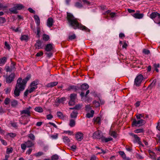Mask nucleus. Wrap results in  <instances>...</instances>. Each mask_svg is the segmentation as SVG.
<instances>
[{
  "mask_svg": "<svg viewBox=\"0 0 160 160\" xmlns=\"http://www.w3.org/2000/svg\"><path fill=\"white\" fill-rule=\"evenodd\" d=\"M67 18L69 25L74 29H79L85 32H90V30L86 26L79 23L78 19L70 13L67 12Z\"/></svg>",
  "mask_w": 160,
  "mask_h": 160,
  "instance_id": "f257e3e1",
  "label": "nucleus"
},
{
  "mask_svg": "<svg viewBox=\"0 0 160 160\" xmlns=\"http://www.w3.org/2000/svg\"><path fill=\"white\" fill-rule=\"evenodd\" d=\"M25 82L24 80H22V78H19L18 79L14 92L15 97L19 96L20 92L24 89L26 85Z\"/></svg>",
  "mask_w": 160,
  "mask_h": 160,
  "instance_id": "f03ea898",
  "label": "nucleus"
},
{
  "mask_svg": "<svg viewBox=\"0 0 160 160\" xmlns=\"http://www.w3.org/2000/svg\"><path fill=\"white\" fill-rule=\"evenodd\" d=\"M31 107L29 106L26 109L20 111V113L21 114H25V115H22L20 118L21 119H23L25 117H29L30 116V110L31 109Z\"/></svg>",
  "mask_w": 160,
  "mask_h": 160,
  "instance_id": "7ed1b4c3",
  "label": "nucleus"
},
{
  "mask_svg": "<svg viewBox=\"0 0 160 160\" xmlns=\"http://www.w3.org/2000/svg\"><path fill=\"white\" fill-rule=\"evenodd\" d=\"M146 123L145 120L141 119L138 120H136L134 119L133 120L132 123V126H141L144 125Z\"/></svg>",
  "mask_w": 160,
  "mask_h": 160,
  "instance_id": "20e7f679",
  "label": "nucleus"
},
{
  "mask_svg": "<svg viewBox=\"0 0 160 160\" xmlns=\"http://www.w3.org/2000/svg\"><path fill=\"white\" fill-rule=\"evenodd\" d=\"M143 79V77L141 74L138 75L135 79L134 85L137 86H139Z\"/></svg>",
  "mask_w": 160,
  "mask_h": 160,
  "instance_id": "39448f33",
  "label": "nucleus"
},
{
  "mask_svg": "<svg viewBox=\"0 0 160 160\" xmlns=\"http://www.w3.org/2000/svg\"><path fill=\"white\" fill-rule=\"evenodd\" d=\"M150 17L154 21L155 19H160V14L157 12H153L150 15Z\"/></svg>",
  "mask_w": 160,
  "mask_h": 160,
  "instance_id": "423d86ee",
  "label": "nucleus"
},
{
  "mask_svg": "<svg viewBox=\"0 0 160 160\" xmlns=\"http://www.w3.org/2000/svg\"><path fill=\"white\" fill-rule=\"evenodd\" d=\"M36 89V87H32L30 86L24 92V96L27 97L29 93L33 92Z\"/></svg>",
  "mask_w": 160,
  "mask_h": 160,
  "instance_id": "0eeeda50",
  "label": "nucleus"
},
{
  "mask_svg": "<svg viewBox=\"0 0 160 160\" xmlns=\"http://www.w3.org/2000/svg\"><path fill=\"white\" fill-rule=\"evenodd\" d=\"M77 95L75 93L71 94L70 96V100L69 102V104L70 106H72L74 104L75 100L76 98Z\"/></svg>",
  "mask_w": 160,
  "mask_h": 160,
  "instance_id": "6e6552de",
  "label": "nucleus"
},
{
  "mask_svg": "<svg viewBox=\"0 0 160 160\" xmlns=\"http://www.w3.org/2000/svg\"><path fill=\"white\" fill-rule=\"evenodd\" d=\"M81 88L82 91L80 94V96L82 98L84 96V92L83 91L88 89L89 88V86L87 84L84 83L81 86Z\"/></svg>",
  "mask_w": 160,
  "mask_h": 160,
  "instance_id": "1a4fd4ad",
  "label": "nucleus"
},
{
  "mask_svg": "<svg viewBox=\"0 0 160 160\" xmlns=\"http://www.w3.org/2000/svg\"><path fill=\"white\" fill-rule=\"evenodd\" d=\"M139 12V11H137L135 13L132 14V16L136 18L141 19L143 17L144 14L143 13H140Z\"/></svg>",
  "mask_w": 160,
  "mask_h": 160,
  "instance_id": "9d476101",
  "label": "nucleus"
},
{
  "mask_svg": "<svg viewBox=\"0 0 160 160\" xmlns=\"http://www.w3.org/2000/svg\"><path fill=\"white\" fill-rule=\"evenodd\" d=\"M15 78V74L12 73L9 76L7 77L6 82L8 83H11L14 80Z\"/></svg>",
  "mask_w": 160,
  "mask_h": 160,
  "instance_id": "9b49d317",
  "label": "nucleus"
},
{
  "mask_svg": "<svg viewBox=\"0 0 160 160\" xmlns=\"http://www.w3.org/2000/svg\"><path fill=\"white\" fill-rule=\"evenodd\" d=\"M75 138L77 141H81L83 139V135L81 132H78L76 134Z\"/></svg>",
  "mask_w": 160,
  "mask_h": 160,
  "instance_id": "f8f14e48",
  "label": "nucleus"
},
{
  "mask_svg": "<svg viewBox=\"0 0 160 160\" xmlns=\"http://www.w3.org/2000/svg\"><path fill=\"white\" fill-rule=\"evenodd\" d=\"M101 132L99 131L95 132L93 134V137L95 138H101Z\"/></svg>",
  "mask_w": 160,
  "mask_h": 160,
  "instance_id": "ddd939ff",
  "label": "nucleus"
},
{
  "mask_svg": "<svg viewBox=\"0 0 160 160\" xmlns=\"http://www.w3.org/2000/svg\"><path fill=\"white\" fill-rule=\"evenodd\" d=\"M53 22V19L51 18H49L47 20V25L48 27L50 28L52 26Z\"/></svg>",
  "mask_w": 160,
  "mask_h": 160,
  "instance_id": "4468645a",
  "label": "nucleus"
},
{
  "mask_svg": "<svg viewBox=\"0 0 160 160\" xmlns=\"http://www.w3.org/2000/svg\"><path fill=\"white\" fill-rule=\"evenodd\" d=\"M42 43L41 41L39 40H37L35 44V47L36 49H41L42 48Z\"/></svg>",
  "mask_w": 160,
  "mask_h": 160,
  "instance_id": "2eb2a0df",
  "label": "nucleus"
},
{
  "mask_svg": "<svg viewBox=\"0 0 160 160\" xmlns=\"http://www.w3.org/2000/svg\"><path fill=\"white\" fill-rule=\"evenodd\" d=\"M33 18L35 20V22L37 26H39L40 24V20L38 16L35 15L33 16Z\"/></svg>",
  "mask_w": 160,
  "mask_h": 160,
  "instance_id": "dca6fc26",
  "label": "nucleus"
},
{
  "mask_svg": "<svg viewBox=\"0 0 160 160\" xmlns=\"http://www.w3.org/2000/svg\"><path fill=\"white\" fill-rule=\"evenodd\" d=\"M54 49V46L52 43L47 44L46 46L45 50H52Z\"/></svg>",
  "mask_w": 160,
  "mask_h": 160,
  "instance_id": "f3484780",
  "label": "nucleus"
},
{
  "mask_svg": "<svg viewBox=\"0 0 160 160\" xmlns=\"http://www.w3.org/2000/svg\"><path fill=\"white\" fill-rule=\"evenodd\" d=\"M58 84V82H52L47 84L46 85V87L48 88H52L56 86Z\"/></svg>",
  "mask_w": 160,
  "mask_h": 160,
  "instance_id": "a211bd4d",
  "label": "nucleus"
},
{
  "mask_svg": "<svg viewBox=\"0 0 160 160\" xmlns=\"http://www.w3.org/2000/svg\"><path fill=\"white\" fill-rule=\"evenodd\" d=\"M78 114L77 111L76 110H75L71 113L70 117L72 118H76L77 117Z\"/></svg>",
  "mask_w": 160,
  "mask_h": 160,
  "instance_id": "6ab92c4d",
  "label": "nucleus"
},
{
  "mask_svg": "<svg viewBox=\"0 0 160 160\" xmlns=\"http://www.w3.org/2000/svg\"><path fill=\"white\" fill-rule=\"evenodd\" d=\"M133 136L135 138V140L134 141V143H138L140 144L141 142L140 141V138L137 135L133 134Z\"/></svg>",
  "mask_w": 160,
  "mask_h": 160,
  "instance_id": "aec40b11",
  "label": "nucleus"
},
{
  "mask_svg": "<svg viewBox=\"0 0 160 160\" xmlns=\"http://www.w3.org/2000/svg\"><path fill=\"white\" fill-rule=\"evenodd\" d=\"M7 61V58L3 57L0 58V66L4 65Z\"/></svg>",
  "mask_w": 160,
  "mask_h": 160,
  "instance_id": "412c9836",
  "label": "nucleus"
},
{
  "mask_svg": "<svg viewBox=\"0 0 160 160\" xmlns=\"http://www.w3.org/2000/svg\"><path fill=\"white\" fill-rule=\"evenodd\" d=\"M113 139L111 137H109L108 138H106L105 137H103L101 138L102 141L105 142H107L108 141H112Z\"/></svg>",
  "mask_w": 160,
  "mask_h": 160,
  "instance_id": "4be33fe9",
  "label": "nucleus"
},
{
  "mask_svg": "<svg viewBox=\"0 0 160 160\" xmlns=\"http://www.w3.org/2000/svg\"><path fill=\"white\" fill-rule=\"evenodd\" d=\"M17 10H18L15 5L14 7L12 8H10L9 9V10L10 12L14 14H16L18 13Z\"/></svg>",
  "mask_w": 160,
  "mask_h": 160,
  "instance_id": "5701e85b",
  "label": "nucleus"
},
{
  "mask_svg": "<svg viewBox=\"0 0 160 160\" xmlns=\"http://www.w3.org/2000/svg\"><path fill=\"white\" fill-rule=\"evenodd\" d=\"M29 39L28 35H22L20 38V39L22 41H25L27 42Z\"/></svg>",
  "mask_w": 160,
  "mask_h": 160,
  "instance_id": "b1692460",
  "label": "nucleus"
},
{
  "mask_svg": "<svg viewBox=\"0 0 160 160\" xmlns=\"http://www.w3.org/2000/svg\"><path fill=\"white\" fill-rule=\"evenodd\" d=\"M34 110L37 112L42 113L43 112V108L41 107H37L34 108Z\"/></svg>",
  "mask_w": 160,
  "mask_h": 160,
  "instance_id": "393cba45",
  "label": "nucleus"
},
{
  "mask_svg": "<svg viewBox=\"0 0 160 160\" xmlns=\"http://www.w3.org/2000/svg\"><path fill=\"white\" fill-rule=\"evenodd\" d=\"M27 147L28 148L31 147L34 145L33 143L30 141L28 140L27 142H25Z\"/></svg>",
  "mask_w": 160,
  "mask_h": 160,
  "instance_id": "a878e982",
  "label": "nucleus"
},
{
  "mask_svg": "<svg viewBox=\"0 0 160 160\" xmlns=\"http://www.w3.org/2000/svg\"><path fill=\"white\" fill-rule=\"evenodd\" d=\"M109 134L110 135L113 137L114 138H116L117 137V133L114 131L110 130L109 132Z\"/></svg>",
  "mask_w": 160,
  "mask_h": 160,
  "instance_id": "bb28decb",
  "label": "nucleus"
},
{
  "mask_svg": "<svg viewBox=\"0 0 160 160\" xmlns=\"http://www.w3.org/2000/svg\"><path fill=\"white\" fill-rule=\"evenodd\" d=\"M41 28L39 26H37V37L39 38L40 36Z\"/></svg>",
  "mask_w": 160,
  "mask_h": 160,
  "instance_id": "cd10ccee",
  "label": "nucleus"
},
{
  "mask_svg": "<svg viewBox=\"0 0 160 160\" xmlns=\"http://www.w3.org/2000/svg\"><path fill=\"white\" fill-rule=\"evenodd\" d=\"M94 113V111L91 110L90 113H87L86 114V117L88 118L93 117Z\"/></svg>",
  "mask_w": 160,
  "mask_h": 160,
  "instance_id": "c85d7f7f",
  "label": "nucleus"
},
{
  "mask_svg": "<svg viewBox=\"0 0 160 160\" xmlns=\"http://www.w3.org/2000/svg\"><path fill=\"white\" fill-rule=\"evenodd\" d=\"M75 6L78 8H81L83 7L82 3L79 2H76L75 4Z\"/></svg>",
  "mask_w": 160,
  "mask_h": 160,
  "instance_id": "c756f323",
  "label": "nucleus"
},
{
  "mask_svg": "<svg viewBox=\"0 0 160 160\" xmlns=\"http://www.w3.org/2000/svg\"><path fill=\"white\" fill-rule=\"evenodd\" d=\"M75 122L74 120L72 119L70 120L69 125L71 127H73L75 126Z\"/></svg>",
  "mask_w": 160,
  "mask_h": 160,
  "instance_id": "7c9ffc66",
  "label": "nucleus"
},
{
  "mask_svg": "<svg viewBox=\"0 0 160 160\" xmlns=\"http://www.w3.org/2000/svg\"><path fill=\"white\" fill-rule=\"evenodd\" d=\"M18 10H20L22 9L24 7L21 4H16L15 5Z\"/></svg>",
  "mask_w": 160,
  "mask_h": 160,
  "instance_id": "2f4dec72",
  "label": "nucleus"
},
{
  "mask_svg": "<svg viewBox=\"0 0 160 160\" xmlns=\"http://www.w3.org/2000/svg\"><path fill=\"white\" fill-rule=\"evenodd\" d=\"M67 91H70L71 90L76 91L77 90V88L76 86H70L67 89Z\"/></svg>",
  "mask_w": 160,
  "mask_h": 160,
  "instance_id": "473e14b6",
  "label": "nucleus"
},
{
  "mask_svg": "<svg viewBox=\"0 0 160 160\" xmlns=\"http://www.w3.org/2000/svg\"><path fill=\"white\" fill-rule=\"evenodd\" d=\"M57 115L59 118L62 119L64 118V116L62 113L60 112H57Z\"/></svg>",
  "mask_w": 160,
  "mask_h": 160,
  "instance_id": "72a5a7b5",
  "label": "nucleus"
},
{
  "mask_svg": "<svg viewBox=\"0 0 160 160\" xmlns=\"http://www.w3.org/2000/svg\"><path fill=\"white\" fill-rule=\"evenodd\" d=\"M144 132V130L143 128H140L134 130V132L136 133H139L142 132Z\"/></svg>",
  "mask_w": 160,
  "mask_h": 160,
  "instance_id": "f704fd0d",
  "label": "nucleus"
},
{
  "mask_svg": "<svg viewBox=\"0 0 160 160\" xmlns=\"http://www.w3.org/2000/svg\"><path fill=\"white\" fill-rule=\"evenodd\" d=\"M66 100V98L64 97H62L57 100V102L59 103H63L64 101Z\"/></svg>",
  "mask_w": 160,
  "mask_h": 160,
  "instance_id": "c9c22d12",
  "label": "nucleus"
},
{
  "mask_svg": "<svg viewBox=\"0 0 160 160\" xmlns=\"http://www.w3.org/2000/svg\"><path fill=\"white\" fill-rule=\"evenodd\" d=\"M49 38V36L46 34H44L43 35V39L45 41H48Z\"/></svg>",
  "mask_w": 160,
  "mask_h": 160,
  "instance_id": "e433bc0d",
  "label": "nucleus"
},
{
  "mask_svg": "<svg viewBox=\"0 0 160 160\" xmlns=\"http://www.w3.org/2000/svg\"><path fill=\"white\" fill-rule=\"evenodd\" d=\"M76 36L74 34H72L69 35L68 36V38L70 40H72L75 39L76 38Z\"/></svg>",
  "mask_w": 160,
  "mask_h": 160,
  "instance_id": "4c0bfd02",
  "label": "nucleus"
},
{
  "mask_svg": "<svg viewBox=\"0 0 160 160\" xmlns=\"http://www.w3.org/2000/svg\"><path fill=\"white\" fill-rule=\"evenodd\" d=\"M63 140L64 142L67 143L70 142V140L67 137H64L63 138Z\"/></svg>",
  "mask_w": 160,
  "mask_h": 160,
  "instance_id": "58836bf2",
  "label": "nucleus"
},
{
  "mask_svg": "<svg viewBox=\"0 0 160 160\" xmlns=\"http://www.w3.org/2000/svg\"><path fill=\"white\" fill-rule=\"evenodd\" d=\"M11 90V89L10 87H8L5 89L4 91L6 94H8L10 92Z\"/></svg>",
  "mask_w": 160,
  "mask_h": 160,
  "instance_id": "ea45409f",
  "label": "nucleus"
},
{
  "mask_svg": "<svg viewBox=\"0 0 160 160\" xmlns=\"http://www.w3.org/2000/svg\"><path fill=\"white\" fill-rule=\"evenodd\" d=\"M46 52H45V54L47 55V56L49 57H51L52 55V53L51 52V51H46Z\"/></svg>",
  "mask_w": 160,
  "mask_h": 160,
  "instance_id": "a19ab883",
  "label": "nucleus"
},
{
  "mask_svg": "<svg viewBox=\"0 0 160 160\" xmlns=\"http://www.w3.org/2000/svg\"><path fill=\"white\" fill-rule=\"evenodd\" d=\"M27 147L26 145L25 142L21 144V148L23 152H24Z\"/></svg>",
  "mask_w": 160,
  "mask_h": 160,
  "instance_id": "79ce46f5",
  "label": "nucleus"
},
{
  "mask_svg": "<svg viewBox=\"0 0 160 160\" xmlns=\"http://www.w3.org/2000/svg\"><path fill=\"white\" fill-rule=\"evenodd\" d=\"M58 134L57 133H56L54 135L50 136V138L53 139H56L58 138Z\"/></svg>",
  "mask_w": 160,
  "mask_h": 160,
  "instance_id": "37998d69",
  "label": "nucleus"
},
{
  "mask_svg": "<svg viewBox=\"0 0 160 160\" xmlns=\"http://www.w3.org/2000/svg\"><path fill=\"white\" fill-rule=\"evenodd\" d=\"M31 76L30 75H28L27 77H26V78L23 79V80H24L25 82H26L25 83L26 84L27 81L30 79L31 78Z\"/></svg>",
  "mask_w": 160,
  "mask_h": 160,
  "instance_id": "c03bdc74",
  "label": "nucleus"
},
{
  "mask_svg": "<svg viewBox=\"0 0 160 160\" xmlns=\"http://www.w3.org/2000/svg\"><path fill=\"white\" fill-rule=\"evenodd\" d=\"M44 153L43 152H39L34 154V155L36 157H38L43 155Z\"/></svg>",
  "mask_w": 160,
  "mask_h": 160,
  "instance_id": "a18cd8bd",
  "label": "nucleus"
},
{
  "mask_svg": "<svg viewBox=\"0 0 160 160\" xmlns=\"http://www.w3.org/2000/svg\"><path fill=\"white\" fill-rule=\"evenodd\" d=\"M136 118L137 119H141V118L143 117V114H138L136 115Z\"/></svg>",
  "mask_w": 160,
  "mask_h": 160,
  "instance_id": "49530a36",
  "label": "nucleus"
},
{
  "mask_svg": "<svg viewBox=\"0 0 160 160\" xmlns=\"http://www.w3.org/2000/svg\"><path fill=\"white\" fill-rule=\"evenodd\" d=\"M13 149L12 148H8L7 149L6 153L9 154L12 152Z\"/></svg>",
  "mask_w": 160,
  "mask_h": 160,
  "instance_id": "de8ad7c7",
  "label": "nucleus"
},
{
  "mask_svg": "<svg viewBox=\"0 0 160 160\" xmlns=\"http://www.w3.org/2000/svg\"><path fill=\"white\" fill-rule=\"evenodd\" d=\"M6 21L5 18L3 17H0V24L4 23Z\"/></svg>",
  "mask_w": 160,
  "mask_h": 160,
  "instance_id": "09e8293b",
  "label": "nucleus"
},
{
  "mask_svg": "<svg viewBox=\"0 0 160 160\" xmlns=\"http://www.w3.org/2000/svg\"><path fill=\"white\" fill-rule=\"evenodd\" d=\"M37 84H38L37 82L35 81H34L31 83L30 84V86H32V87H36L37 88Z\"/></svg>",
  "mask_w": 160,
  "mask_h": 160,
  "instance_id": "8fccbe9b",
  "label": "nucleus"
},
{
  "mask_svg": "<svg viewBox=\"0 0 160 160\" xmlns=\"http://www.w3.org/2000/svg\"><path fill=\"white\" fill-rule=\"evenodd\" d=\"M5 46L6 49L9 50L11 49L10 45L7 42H5Z\"/></svg>",
  "mask_w": 160,
  "mask_h": 160,
  "instance_id": "3c124183",
  "label": "nucleus"
},
{
  "mask_svg": "<svg viewBox=\"0 0 160 160\" xmlns=\"http://www.w3.org/2000/svg\"><path fill=\"white\" fill-rule=\"evenodd\" d=\"M18 104L17 101L14 100L11 102V105L12 106L14 107L16 106Z\"/></svg>",
  "mask_w": 160,
  "mask_h": 160,
  "instance_id": "603ef678",
  "label": "nucleus"
},
{
  "mask_svg": "<svg viewBox=\"0 0 160 160\" xmlns=\"http://www.w3.org/2000/svg\"><path fill=\"white\" fill-rule=\"evenodd\" d=\"M58 159V156L57 155H53L52 157V160H57Z\"/></svg>",
  "mask_w": 160,
  "mask_h": 160,
  "instance_id": "864d4df0",
  "label": "nucleus"
},
{
  "mask_svg": "<svg viewBox=\"0 0 160 160\" xmlns=\"http://www.w3.org/2000/svg\"><path fill=\"white\" fill-rule=\"evenodd\" d=\"M93 104L96 107H98L100 106V103L98 101H94L93 102Z\"/></svg>",
  "mask_w": 160,
  "mask_h": 160,
  "instance_id": "5fc2aeb1",
  "label": "nucleus"
},
{
  "mask_svg": "<svg viewBox=\"0 0 160 160\" xmlns=\"http://www.w3.org/2000/svg\"><path fill=\"white\" fill-rule=\"evenodd\" d=\"M8 135L12 138H14L16 136V134L15 133H8Z\"/></svg>",
  "mask_w": 160,
  "mask_h": 160,
  "instance_id": "6e6d98bb",
  "label": "nucleus"
},
{
  "mask_svg": "<svg viewBox=\"0 0 160 160\" xmlns=\"http://www.w3.org/2000/svg\"><path fill=\"white\" fill-rule=\"evenodd\" d=\"M10 102V99L8 98H6L4 100V103L6 105H8L9 104Z\"/></svg>",
  "mask_w": 160,
  "mask_h": 160,
  "instance_id": "4d7b16f0",
  "label": "nucleus"
},
{
  "mask_svg": "<svg viewBox=\"0 0 160 160\" xmlns=\"http://www.w3.org/2000/svg\"><path fill=\"white\" fill-rule=\"evenodd\" d=\"M120 154L122 157L123 158L125 157V154L124 152L122 151H120L119 152Z\"/></svg>",
  "mask_w": 160,
  "mask_h": 160,
  "instance_id": "13d9d810",
  "label": "nucleus"
},
{
  "mask_svg": "<svg viewBox=\"0 0 160 160\" xmlns=\"http://www.w3.org/2000/svg\"><path fill=\"white\" fill-rule=\"evenodd\" d=\"M28 10L30 12L35 14V11L33 10L32 8H29L28 9Z\"/></svg>",
  "mask_w": 160,
  "mask_h": 160,
  "instance_id": "bf43d9fd",
  "label": "nucleus"
},
{
  "mask_svg": "<svg viewBox=\"0 0 160 160\" xmlns=\"http://www.w3.org/2000/svg\"><path fill=\"white\" fill-rule=\"evenodd\" d=\"M95 121L97 123L99 124H100L101 123V119L100 117H97L96 119H95Z\"/></svg>",
  "mask_w": 160,
  "mask_h": 160,
  "instance_id": "052dcab7",
  "label": "nucleus"
},
{
  "mask_svg": "<svg viewBox=\"0 0 160 160\" xmlns=\"http://www.w3.org/2000/svg\"><path fill=\"white\" fill-rule=\"evenodd\" d=\"M10 68L12 71L15 69V65L14 64V63L12 62L11 63Z\"/></svg>",
  "mask_w": 160,
  "mask_h": 160,
  "instance_id": "680f3d73",
  "label": "nucleus"
},
{
  "mask_svg": "<svg viewBox=\"0 0 160 160\" xmlns=\"http://www.w3.org/2000/svg\"><path fill=\"white\" fill-rule=\"evenodd\" d=\"M5 70H6V71L7 72H11V71H12L11 68H10L9 66H6L5 67Z\"/></svg>",
  "mask_w": 160,
  "mask_h": 160,
  "instance_id": "e2e57ef3",
  "label": "nucleus"
},
{
  "mask_svg": "<svg viewBox=\"0 0 160 160\" xmlns=\"http://www.w3.org/2000/svg\"><path fill=\"white\" fill-rule=\"evenodd\" d=\"M47 118L48 119L50 120L53 118V116L51 114H48L47 115Z\"/></svg>",
  "mask_w": 160,
  "mask_h": 160,
  "instance_id": "0e129e2a",
  "label": "nucleus"
},
{
  "mask_svg": "<svg viewBox=\"0 0 160 160\" xmlns=\"http://www.w3.org/2000/svg\"><path fill=\"white\" fill-rule=\"evenodd\" d=\"M116 13L114 12H111L110 13V15L111 18H113L116 16Z\"/></svg>",
  "mask_w": 160,
  "mask_h": 160,
  "instance_id": "69168bd1",
  "label": "nucleus"
},
{
  "mask_svg": "<svg viewBox=\"0 0 160 160\" xmlns=\"http://www.w3.org/2000/svg\"><path fill=\"white\" fill-rule=\"evenodd\" d=\"M28 137L32 140H34L35 139V136L32 134H30L28 136Z\"/></svg>",
  "mask_w": 160,
  "mask_h": 160,
  "instance_id": "338daca9",
  "label": "nucleus"
},
{
  "mask_svg": "<svg viewBox=\"0 0 160 160\" xmlns=\"http://www.w3.org/2000/svg\"><path fill=\"white\" fill-rule=\"evenodd\" d=\"M154 22L158 24L159 26H160V19H155L154 20Z\"/></svg>",
  "mask_w": 160,
  "mask_h": 160,
  "instance_id": "774afa93",
  "label": "nucleus"
}]
</instances>
